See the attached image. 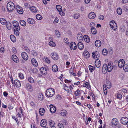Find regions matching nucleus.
I'll return each instance as SVG.
<instances>
[{
    "instance_id": "f257e3e1",
    "label": "nucleus",
    "mask_w": 128,
    "mask_h": 128,
    "mask_svg": "<svg viewBox=\"0 0 128 128\" xmlns=\"http://www.w3.org/2000/svg\"><path fill=\"white\" fill-rule=\"evenodd\" d=\"M46 96L48 97H51L54 94V90L52 88L48 89L46 91Z\"/></svg>"
},
{
    "instance_id": "f03ea898",
    "label": "nucleus",
    "mask_w": 128,
    "mask_h": 128,
    "mask_svg": "<svg viewBox=\"0 0 128 128\" xmlns=\"http://www.w3.org/2000/svg\"><path fill=\"white\" fill-rule=\"evenodd\" d=\"M7 10L8 12H12L15 8L14 3L11 2H8L6 4Z\"/></svg>"
},
{
    "instance_id": "7ed1b4c3",
    "label": "nucleus",
    "mask_w": 128,
    "mask_h": 128,
    "mask_svg": "<svg viewBox=\"0 0 128 128\" xmlns=\"http://www.w3.org/2000/svg\"><path fill=\"white\" fill-rule=\"evenodd\" d=\"M92 56L93 58L96 60H98L100 57V54L98 52L96 51L95 52H93L92 53Z\"/></svg>"
},
{
    "instance_id": "20e7f679",
    "label": "nucleus",
    "mask_w": 128,
    "mask_h": 128,
    "mask_svg": "<svg viewBox=\"0 0 128 128\" xmlns=\"http://www.w3.org/2000/svg\"><path fill=\"white\" fill-rule=\"evenodd\" d=\"M118 120L117 119L113 118L112 120L111 126L112 127H115L118 124Z\"/></svg>"
},
{
    "instance_id": "39448f33",
    "label": "nucleus",
    "mask_w": 128,
    "mask_h": 128,
    "mask_svg": "<svg viewBox=\"0 0 128 128\" xmlns=\"http://www.w3.org/2000/svg\"><path fill=\"white\" fill-rule=\"evenodd\" d=\"M128 121V119L127 117H122L120 120L121 123L124 124H126Z\"/></svg>"
},
{
    "instance_id": "423d86ee",
    "label": "nucleus",
    "mask_w": 128,
    "mask_h": 128,
    "mask_svg": "<svg viewBox=\"0 0 128 128\" xmlns=\"http://www.w3.org/2000/svg\"><path fill=\"white\" fill-rule=\"evenodd\" d=\"M113 64L111 62H109L108 63V64L107 65V69L108 71L110 72L113 69Z\"/></svg>"
},
{
    "instance_id": "0eeeda50",
    "label": "nucleus",
    "mask_w": 128,
    "mask_h": 128,
    "mask_svg": "<svg viewBox=\"0 0 128 128\" xmlns=\"http://www.w3.org/2000/svg\"><path fill=\"white\" fill-rule=\"evenodd\" d=\"M51 56L52 58L54 60H57L58 58V56L56 52H53L51 54Z\"/></svg>"
},
{
    "instance_id": "6e6552de",
    "label": "nucleus",
    "mask_w": 128,
    "mask_h": 128,
    "mask_svg": "<svg viewBox=\"0 0 128 128\" xmlns=\"http://www.w3.org/2000/svg\"><path fill=\"white\" fill-rule=\"evenodd\" d=\"M48 70V68H40V70L41 73L43 74L46 75L47 74V71Z\"/></svg>"
},
{
    "instance_id": "1a4fd4ad",
    "label": "nucleus",
    "mask_w": 128,
    "mask_h": 128,
    "mask_svg": "<svg viewBox=\"0 0 128 128\" xmlns=\"http://www.w3.org/2000/svg\"><path fill=\"white\" fill-rule=\"evenodd\" d=\"M125 63L124 60L122 59L119 60L118 62V65L120 68H122L124 65Z\"/></svg>"
},
{
    "instance_id": "9d476101",
    "label": "nucleus",
    "mask_w": 128,
    "mask_h": 128,
    "mask_svg": "<svg viewBox=\"0 0 128 128\" xmlns=\"http://www.w3.org/2000/svg\"><path fill=\"white\" fill-rule=\"evenodd\" d=\"M107 69V64H104L102 66V72L103 74H106L107 71H108Z\"/></svg>"
},
{
    "instance_id": "9b49d317",
    "label": "nucleus",
    "mask_w": 128,
    "mask_h": 128,
    "mask_svg": "<svg viewBox=\"0 0 128 128\" xmlns=\"http://www.w3.org/2000/svg\"><path fill=\"white\" fill-rule=\"evenodd\" d=\"M70 46L71 50H75L77 48L76 45L74 42H72L70 44Z\"/></svg>"
},
{
    "instance_id": "f8f14e48",
    "label": "nucleus",
    "mask_w": 128,
    "mask_h": 128,
    "mask_svg": "<svg viewBox=\"0 0 128 128\" xmlns=\"http://www.w3.org/2000/svg\"><path fill=\"white\" fill-rule=\"evenodd\" d=\"M47 124V121L45 119L42 120L40 122V126L43 127H44Z\"/></svg>"
},
{
    "instance_id": "ddd939ff",
    "label": "nucleus",
    "mask_w": 128,
    "mask_h": 128,
    "mask_svg": "<svg viewBox=\"0 0 128 128\" xmlns=\"http://www.w3.org/2000/svg\"><path fill=\"white\" fill-rule=\"evenodd\" d=\"M50 110L52 113H54L56 111V109L55 107L52 104L50 105Z\"/></svg>"
},
{
    "instance_id": "4468645a",
    "label": "nucleus",
    "mask_w": 128,
    "mask_h": 128,
    "mask_svg": "<svg viewBox=\"0 0 128 128\" xmlns=\"http://www.w3.org/2000/svg\"><path fill=\"white\" fill-rule=\"evenodd\" d=\"M22 56L23 58L25 60H27L28 59V56L26 53L23 52L22 53Z\"/></svg>"
},
{
    "instance_id": "2eb2a0df",
    "label": "nucleus",
    "mask_w": 128,
    "mask_h": 128,
    "mask_svg": "<svg viewBox=\"0 0 128 128\" xmlns=\"http://www.w3.org/2000/svg\"><path fill=\"white\" fill-rule=\"evenodd\" d=\"M16 10L20 14H22L23 12V10L21 7L18 6H16Z\"/></svg>"
},
{
    "instance_id": "dca6fc26",
    "label": "nucleus",
    "mask_w": 128,
    "mask_h": 128,
    "mask_svg": "<svg viewBox=\"0 0 128 128\" xmlns=\"http://www.w3.org/2000/svg\"><path fill=\"white\" fill-rule=\"evenodd\" d=\"M95 14L93 12L90 13L88 14V18L90 19H94L96 17Z\"/></svg>"
},
{
    "instance_id": "f3484780",
    "label": "nucleus",
    "mask_w": 128,
    "mask_h": 128,
    "mask_svg": "<svg viewBox=\"0 0 128 128\" xmlns=\"http://www.w3.org/2000/svg\"><path fill=\"white\" fill-rule=\"evenodd\" d=\"M13 60L16 63H18L19 62V60L17 56L15 55H13L12 57Z\"/></svg>"
},
{
    "instance_id": "a211bd4d",
    "label": "nucleus",
    "mask_w": 128,
    "mask_h": 128,
    "mask_svg": "<svg viewBox=\"0 0 128 128\" xmlns=\"http://www.w3.org/2000/svg\"><path fill=\"white\" fill-rule=\"evenodd\" d=\"M95 64L96 66L98 68H99L101 65V62L100 60H97L95 62Z\"/></svg>"
},
{
    "instance_id": "6ab92c4d",
    "label": "nucleus",
    "mask_w": 128,
    "mask_h": 128,
    "mask_svg": "<svg viewBox=\"0 0 128 128\" xmlns=\"http://www.w3.org/2000/svg\"><path fill=\"white\" fill-rule=\"evenodd\" d=\"M20 30V27H18L14 29V34L16 36H18L19 35L20 32L19 31Z\"/></svg>"
},
{
    "instance_id": "aec40b11",
    "label": "nucleus",
    "mask_w": 128,
    "mask_h": 128,
    "mask_svg": "<svg viewBox=\"0 0 128 128\" xmlns=\"http://www.w3.org/2000/svg\"><path fill=\"white\" fill-rule=\"evenodd\" d=\"M14 83L16 86L17 88H19L21 86V84L20 82L18 80H15Z\"/></svg>"
},
{
    "instance_id": "412c9836",
    "label": "nucleus",
    "mask_w": 128,
    "mask_h": 128,
    "mask_svg": "<svg viewBox=\"0 0 128 128\" xmlns=\"http://www.w3.org/2000/svg\"><path fill=\"white\" fill-rule=\"evenodd\" d=\"M12 24L14 28H16L18 27H20L19 26V24L18 22L16 21H13L12 22Z\"/></svg>"
},
{
    "instance_id": "4be33fe9",
    "label": "nucleus",
    "mask_w": 128,
    "mask_h": 128,
    "mask_svg": "<svg viewBox=\"0 0 128 128\" xmlns=\"http://www.w3.org/2000/svg\"><path fill=\"white\" fill-rule=\"evenodd\" d=\"M95 44L96 46L97 47H100L101 44L100 41L99 40H96L95 42Z\"/></svg>"
},
{
    "instance_id": "5701e85b",
    "label": "nucleus",
    "mask_w": 128,
    "mask_h": 128,
    "mask_svg": "<svg viewBox=\"0 0 128 128\" xmlns=\"http://www.w3.org/2000/svg\"><path fill=\"white\" fill-rule=\"evenodd\" d=\"M64 89L68 93H69L71 90V89L70 87L67 86L66 84H64Z\"/></svg>"
},
{
    "instance_id": "b1692460",
    "label": "nucleus",
    "mask_w": 128,
    "mask_h": 128,
    "mask_svg": "<svg viewBox=\"0 0 128 128\" xmlns=\"http://www.w3.org/2000/svg\"><path fill=\"white\" fill-rule=\"evenodd\" d=\"M30 10L35 13L37 12L38 11L36 8L34 6H31L30 8Z\"/></svg>"
},
{
    "instance_id": "393cba45",
    "label": "nucleus",
    "mask_w": 128,
    "mask_h": 128,
    "mask_svg": "<svg viewBox=\"0 0 128 128\" xmlns=\"http://www.w3.org/2000/svg\"><path fill=\"white\" fill-rule=\"evenodd\" d=\"M31 62L32 65L35 66H37L38 64L37 61L34 58H32L31 60Z\"/></svg>"
},
{
    "instance_id": "a878e982",
    "label": "nucleus",
    "mask_w": 128,
    "mask_h": 128,
    "mask_svg": "<svg viewBox=\"0 0 128 128\" xmlns=\"http://www.w3.org/2000/svg\"><path fill=\"white\" fill-rule=\"evenodd\" d=\"M78 48L80 50H82L84 48L83 44L80 42L78 43Z\"/></svg>"
},
{
    "instance_id": "bb28decb",
    "label": "nucleus",
    "mask_w": 128,
    "mask_h": 128,
    "mask_svg": "<svg viewBox=\"0 0 128 128\" xmlns=\"http://www.w3.org/2000/svg\"><path fill=\"white\" fill-rule=\"evenodd\" d=\"M28 22L30 24H33L35 23L34 20L32 18H30L27 20Z\"/></svg>"
},
{
    "instance_id": "cd10ccee",
    "label": "nucleus",
    "mask_w": 128,
    "mask_h": 128,
    "mask_svg": "<svg viewBox=\"0 0 128 128\" xmlns=\"http://www.w3.org/2000/svg\"><path fill=\"white\" fill-rule=\"evenodd\" d=\"M0 21L1 24L3 25H5L7 22L5 19L2 18H1L0 19Z\"/></svg>"
},
{
    "instance_id": "c85d7f7f",
    "label": "nucleus",
    "mask_w": 128,
    "mask_h": 128,
    "mask_svg": "<svg viewBox=\"0 0 128 128\" xmlns=\"http://www.w3.org/2000/svg\"><path fill=\"white\" fill-rule=\"evenodd\" d=\"M58 68L57 65L54 64L52 66V70L53 72H56L58 70Z\"/></svg>"
},
{
    "instance_id": "c756f323",
    "label": "nucleus",
    "mask_w": 128,
    "mask_h": 128,
    "mask_svg": "<svg viewBox=\"0 0 128 128\" xmlns=\"http://www.w3.org/2000/svg\"><path fill=\"white\" fill-rule=\"evenodd\" d=\"M83 38H84L85 42H88L90 41V38L88 36L86 35H84Z\"/></svg>"
},
{
    "instance_id": "7c9ffc66",
    "label": "nucleus",
    "mask_w": 128,
    "mask_h": 128,
    "mask_svg": "<svg viewBox=\"0 0 128 128\" xmlns=\"http://www.w3.org/2000/svg\"><path fill=\"white\" fill-rule=\"evenodd\" d=\"M44 109L43 108H40L39 109V112L41 116L44 115Z\"/></svg>"
},
{
    "instance_id": "2f4dec72",
    "label": "nucleus",
    "mask_w": 128,
    "mask_h": 128,
    "mask_svg": "<svg viewBox=\"0 0 128 128\" xmlns=\"http://www.w3.org/2000/svg\"><path fill=\"white\" fill-rule=\"evenodd\" d=\"M26 88L29 90L31 91L32 90V87L30 84H26Z\"/></svg>"
},
{
    "instance_id": "473e14b6",
    "label": "nucleus",
    "mask_w": 128,
    "mask_h": 128,
    "mask_svg": "<svg viewBox=\"0 0 128 128\" xmlns=\"http://www.w3.org/2000/svg\"><path fill=\"white\" fill-rule=\"evenodd\" d=\"M84 55L86 58H88L90 56V54L87 51H84L83 53Z\"/></svg>"
},
{
    "instance_id": "72a5a7b5",
    "label": "nucleus",
    "mask_w": 128,
    "mask_h": 128,
    "mask_svg": "<svg viewBox=\"0 0 128 128\" xmlns=\"http://www.w3.org/2000/svg\"><path fill=\"white\" fill-rule=\"evenodd\" d=\"M10 38L11 40L13 42H15L16 41V38L15 36L13 35H11L10 36Z\"/></svg>"
},
{
    "instance_id": "f704fd0d",
    "label": "nucleus",
    "mask_w": 128,
    "mask_h": 128,
    "mask_svg": "<svg viewBox=\"0 0 128 128\" xmlns=\"http://www.w3.org/2000/svg\"><path fill=\"white\" fill-rule=\"evenodd\" d=\"M6 24L7 28L9 30H10L12 28V24L10 23L9 22H7Z\"/></svg>"
},
{
    "instance_id": "c9c22d12",
    "label": "nucleus",
    "mask_w": 128,
    "mask_h": 128,
    "mask_svg": "<svg viewBox=\"0 0 128 128\" xmlns=\"http://www.w3.org/2000/svg\"><path fill=\"white\" fill-rule=\"evenodd\" d=\"M19 110H20L19 112L18 113L17 115H18L19 118H20L21 116V114H20V113H21L22 114V108L20 107L19 108Z\"/></svg>"
},
{
    "instance_id": "e433bc0d",
    "label": "nucleus",
    "mask_w": 128,
    "mask_h": 128,
    "mask_svg": "<svg viewBox=\"0 0 128 128\" xmlns=\"http://www.w3.org/2000/svg\"><path fill=\"white\" fill-rule=\"evenodd\" d=\"M74 18L75 19H78L80 17V14L79 13L75 14L73 16Z\"/></svg>"
},
{
    "instance_id": "4c0bfd02",
    "label": "nucleus",
    "mask_w": 128,
    "mask_h": 128,
    "mask_svg": "<svg viewBox=\"0 0 128 128\" xmlns=\"http://www.w3.org/2000/svg\"><path fill=\"white\" fill-rule=\"evenodd\" d=\"M20 22L21 25L22 26H24L26 25V22L24 20H20Z\"/></svg>"
},
{
    "instance_id": "58836bf2",
    "label": "nucleus",
    "mask_w": 128,
    "mask_h": 128,
    "mask_svg": "<svg viewBox=\"0 0 128 128\" xmlns=\"http://www.w3.org/2000/svg\"><path fill=\"white\" fill-rule=\"evenodd\" d=\"M91 32L93 34H96V30L94 28L92 27L91 29Z\"/></svg>"
},
{
    "instance_id": "ea45409f",
    "label": "nucleus",
    "mask_w": 128,
    "mask_h": 128,
    "mask_svg": "<svg viewBox=\"0 0 128 128\" xmlns=\"http://www.w3.org/2000/svg\"><path fill=\"white\" fill-rule=\"evenodd\" d=\"M88 68L90 71L91 72H93L94 70H95V68L94 67L90 65H89V66Z\"/></svg>"
},
{
    "instance_id": "a19ab883",
    "label": "nucleus",
    "mask_w": 128,
    "mask_h": 128,
    "mask_svg": "<svg viewBox=\"0 0 128 128\" xmlns=\"http://www.w3.org/2000/svg\"><path fill=\"white\" fill-rule=\"evenodd\" d=\"M56 8L60 12V11H62V8L61 6L59 5H57L56 6Z\"/></svg>"
},
{
    "instance_id": "79ce46f5",
    "label": "nucleus",
    "mask_w": 128,
    "mask_h": 128,
    "mask_svg": "<svg viewBox=\"0 0 128 128\" xmlns=\"http://www.w3.org/2000/svg\"><path fill=\"white\" fill-rule=\"evenodd\" d=\"M120 30L121 32H124L126 30L125 26L123 25H122L120 27Z\"/></svg>"
},
{
    "instance_id": "37998d69",
    "label": "nucleus",
    "mask_w": 128,
    "mask_h": 128,
    "mask_svg": "<svg viewBox=\"0 0 128 128\" xmlns=\"http://www.w3.org/2000/svg\"><path fill=\"white\" fill-rule=\"evenodd\" d=\"M56 34L58 38L60 37V33L59 31L57 30H56L55 31Z\"/></svg>"
},
{
    "instance_id": "c03bdc74",
    "label": "nucleus",
    "mask_w": 128,
    "mask_h": 128,
    "mask_svg": "<svg viewBox=\"0 0 128 128\" xmlns=\"http://www.w3.org/2000/svg\"><path fill=\"white\" fill-rule=\"evenodd\" d=\"M124 70L126 72H128V65H125L123 66Z\"/></svg>"
},
{
    "instance_id": "a18cd8bd",
    "label": "nucleus",
    "mask_w": 128,
    "mask_h": 128,
    "mask_svg": "<svg viewBox=\"0 0 128 128\" xmlns=\"http://www.w3.org/2000/svg\"><path fill=\"white\" fill-rule=\"evenodd\" d=\"M55 124V122L52 120H50L49 121V125L50 126H54Z\"/></svg>"
},
{
    "instance_id": "49530a36",
    "label": "nucleus",
    "mask_w": 128,
    "mask_h": 128,
    "mask_svg": "<svg viewBox=\"0 0 128 128\" xmlns=\"http://www.w3.org/2000/svg\"><path fill=\"white\" fill-rule=\"evenodd\" d=\"M67 114V112L66 110H62L61 112V114L64 116H66V114Z\"/></svg>"
},
{
    "instance_id": "de8ad7c7",
    "label": "nucleus",
    "mask_w": 128,
    "mask_h": 128,
    "mask_svg": "<svg viewBox=\"0 0 128 128\" xmlns=\"http://www.w3.org/2000/svg\"><path fill=\"white\" fill-rule=\"evenodd\" d=\"M117 12L118 14L120 15L122 12V9L120 8H118L117 10Z\"/></svg>"
},
{
    "instance_id": "09e8293b",
    "label": "nucleus",
    "mask_w": 128,
    "mask_h": 128,
    "mask_svg": "<svg viewBox=\"0 0 128 128\" xmlns=\"http://www.w3.org/2000/svg\"><path fill=\"white\" fill-rule=\"evenodd\" d=\"M49 45L52 46L54 47L56 46L55 43L53 41H50L49 43Z\"/></svg>"
},
{
    "instance_id": "8fccbe9b",
    "label": "nucleus",
    "mask_w": 128,
    "mask_h": 128,
    "mask_svg": "<svg viewBox=\"0 0 128 128\" xmlns=\"http://www.w3.org/2000/svg\"><path fill=\"white\" fill-rule=\"evenodd\" d=\"M28 81L31 83H33L34 82V80L33 78L31 77H29L28 78Z\"/></svg>"
},
{
    "instance_id": "3c124183",
    "label": "nucleus",
    "mask_w": 128,
    "mask_h": 128,
    "mask_svg": "<svg viewBox=\"0 0 128 128\" xmlns=\"http://www.w3.org/2000/svg\"><path fill=\"white\" fill-rule=\"evenodd\" d=\"M36 19L38 20H41L42 18V16L39 14H37L36 16Z\"/></svg>"
},
{
    "instance_id": "603ef678",
    "label": "nucleus",
    "mask_w": 128,
    "mask_h": 128,
    "mask_svg": "<svg viewBox=\"0 0 128 128\" xmlns=\"http://www.w3.org/2000/svg\"><path fill=\"white\" fill-rule=\"evenodd\" d=\"M102 52L104 55H106L107 54L108 51L106 49H104L102 50Z\"/></svg>"
},
{
    "instance_id": "864d4df0",
    "label": "nucleus",
    "mask_w": 128,
    "mask_h": 128,
    "mask_svg": "<svg viewBox=\"0 0 128 128\" xmlns=\"http://www.w3.org/2000/svg\"><path fill=\"white\" fill-rule=\"evenodd\" d=\"M80 90H77L76 91L75 93L74 94L76 96H78L80 94Z\"/></svg>"
},
{
    "instance_id": "5fc2aeb1",
    "label": "nucleus",
    "mask_w": 128,
    "mask_h": 128,
    "mask_svg": "<svg viewBox=\"0 0 128 128\" xmlns=\"http://www.w3.org/2000/svg\"><path fill=\"white\" fill-rule=\"evenodd\" d=\"M117 97L118 98H122V96L121 94L119 93V92H117Z\"/></svg>"
},
{
    "instance_id": "6e6d98bb",
    "label": "nucleus",
    "mask_w": 128,
    "mask_h": 128,
    "mask_svg": "<svg viewBox=\"0 0 128 128\" xmlns=\"http://www.w3.org/2000/svg\"><path fill=\"white\" fill-rule=\"evenodd\" d=\"M88 86V82H86L83 84V86L84 87H87Z\"/></svg>"
},
{
    "instance_id": "4d7b16f0",
    "label": "nucleus",
    "mask_w": 128,
    "mask_h": 128,
    "mask_svg": "<svg viewBox=\"0 0 128 128\" xmlns=\"http://www.w3.org/2000/svg\"><path fill=\"white\" fill-rule=\"evenodd\" d=\"M43 98V96L42 95H39L38 96V99L40 100H42Z\"/></svg>"
},
{
    "instance_id": "13d9d810",
    "label": "nucleus",
    "mask_w": 128,
    "mask_h": 128,
    "mask_svg": "<svg viewBox=\"0 0 128 128\" xmlns=\"http://www.w3.org/2000/svg\"><path fill=\"white\" fill-rule=\"evenodd\" d=\"M83 38L82 36H78V37H77V39L78 40H79V42H81L82 41Z\"/></svg>"
},
{
    "instance_id": "bf43d9fd",
    "label": "nucleus",
    "mask_w": 128,
    "mask_h": 128,
    "mask_svg": "<svg viewBox=\"0 0 128 128\" xmlns=\"http://www.w3.org/2000/svg\"><path fill=\"white\" fill-rule=\"evenodd\" d=\"M74 67L72 68V67L70 69L69 72L71 74H72V73H73V72L74 69Z\"/></svg>"
},
{
    "instance_id": "052dcab7",
    "label": "nucleus",
    "mask_w": 128,
    "mask_h": 128,
    "mask_svg": "<svg viewBox=\"0 0 128 128\" xmlns=\"http://www.w3.org/2000/svg\"><path fill=\"white\" fill-rule=\"evenodd\" d=\"M123 10H124L125 11H127L128 9H127V6H123L122 7Z\"/></svg>"
},
{
    "instance_id": "680f3d73",
    "label": "nucleus",
    "mask_w": 128,
    "mask_h": 128,
    "mask_svg": "<svg viewBox=\"0 0 128 128\" xmlns=\"http://www.w3.org/2000/svg\"><path fill=\"white\" fill-rule=\"evenodd\" d=\"M58 126L60 128H64V126L63 124L62 123H59L58 124Z\"/></svg>"
},
{
    "instance_id": "e2e57ef3",
    "label": "nucleus",
    "mask_w": 128,
    "mask_h": 128,
    "mask_svg": "<svg viewBox=\"0 0 128 128\" xmlns=\"http://www.w3.org/2000/svg\"><path fill=\"white\" fill-rule=\"evenodd\" d=\"M19 76L21 79H22L24 78V76H23V75L21 73H20L19 74Z\"/></svg>"
},
{
    "instance_id": "0e129e2a",
    "label": "nucleus",
    "mask_w": 128,
    "mask_h": 128,
    "mask_svg": "<svg viewBox=\"0 0 128 128\" xmlns=\"http://www.w3.org/2000/svg\"><path fill=\"white\" fill-rule=\"evenodd\" d=\"M12 50L14 54H16V53L17 51L15 48L13 47L12 48Z\"/></svg>"
},
{
    "instance_id": "69168bd1",
    "label": "nucleus",
    "mask_w": 128,
    "mask_h": 128,
    "mask_svg": "<svg viewBox=\"0 0 128 128\" xmlns=\"http://www.w3.org/2000/svg\"><path fill=\"white\" fill-rule=\"evenodd\" d=\"M12 118L13 119H14L16 121L17 124H18V122L19 124V122L17 118L15 116H14L12 117Z\"/></svg>"
},
{
    "instance_id": "338daca9",
    "label": "nucleus",
    "mask_w": 128,
    "mask_h": 128,
    "mask_svg": "<svg viewBox=\"0 0 128 128\" xmlns=\"http://www.w3.org/2000/svg\"><path fill=\"white\" fill-rule=\"evenodd\" d=\"M99 18L100 20H103L104 18V16L102 15H100L98 17Z\"/></svg>"
},
{
    "instance_id": "774afa93",
    "label": "nucleus",
    "mask_w": 128,
    "mask_h": 128,
    "mask_svg": "<svg viewBox=\"0 0 128 128\" xmlns=\"http://www.w3.org/2000/svg\"><path fill=\"white\" fill-rule=\"evenodd\" d=\"M0 51L1 52L3 53L4 51V48L3 47H1L0 48Z\"/></svg>"
}]
</instances>
